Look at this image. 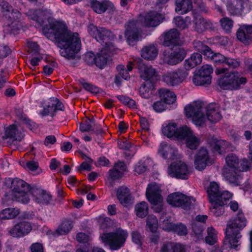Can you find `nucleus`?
<instances>
[{"mask_svg": "<svg viewBox=\"0 0 252 252\" xmlns=\"http://www.w3.org/2000/svg\"><path fill=\"white\" fill-rule=\"evenodd\" d=\"M146 198L156 212H160L163 209V199L161 195V186L152 183L148 185L146 192Z\"/></svg>", "mask_w": 252, "mask_h": 252, "instance_id": "obj_9", "label": "nucleus"}, {"mask_svg": "<svg viewBox=\"0 0 252 252\" xmlns=\"http://www.w3.org/2000/svg\"><path fill=\"white\" fill-rule=\"evenodd\" d=\"M20 213L19 209L15 208H7L0 212V220H11L15 218Z\"/></svg>", "mask_w": 252, "mask_h": 252, "instance_id": "obj_42", "label": "nucleus"}, {"mask_svg": "<svg viewBox=\"0 0 252 252\" xmlns=\"http://www.w3.org/2000/svg\"><path fill=\"white\" fill-rule=\"evenodd\" d=\"M97 220L99 224L100 228L102 229H104L107 227L111 222L110 220L105 217L104 215L100 216L97 219Z\"/></svg>", "mask_w": 252, "mask_h": 252, "instance_id": "obj_59", "label": "nucleus"}, {"mask_svg": "<svg viewBox=\"0 0 252 252\" xmlns=\"http://www.w3.org/2000/svg\"><path fill=\"white\" fill-rule=\"evenodd\" d=\"M24 136V130L20 126L11 125L4 129L3 133L0 135V138L4 142L11 144L14 141H20Z\"/></svg>", "mask_w": 252, "mask_h": 252, "instance_id": "obj_13", "label": "nucleus"}, {"mask_svg": "<svg viewBox=\"0 0 252 252\" xmlns=\"http://www.w3.org/2000/svg\"><path fill=\"white\" fill-rule=\"evenodd\" d=\"M213 159L205 147L201 148L194 157V164L195 169L201 171L211 165Z\"/></svg>", "mask_w": 252, "mask_h": 252, "instance_id": "obj_15", "label": "nucleus"}, {"mask_svg": "<svg viewBox=\"0 0 252 252\" xmlns=\"http://www.w3.org/2000/svg\"><path fill=\"white\" fill-rule=\"evenodd\" d=\"M158 50L153 45H149L143 47L141 51V57L147 60H153L158 56Z\"/></svg>", "mask_w": 252, "mask_h": 252, "instance_id": "obj_33", "label": "nucleus"}, {"mask_svg": "<svg viewBox=\"0 0 252 252\" xmlns=\"http://www.w3.org/2000/svg\"><path fill=\"white\" fill-rule=\"evenodd\" d=\"M10 183L12 189L11 193H6L3 199L4 203H6L7 200L11 199L27 204L30 201V194L32 195L33 200L40 205L49 204L52 200V195L49 192L41 189H32L30 190L28 184L21 179H9L6 184Z\"/></svg>", "mask_w": 252, "mask_h": 252, "instance_id": "obj_2", "label": "nucleus"}, {"mask_svg": "<svg viewBox=\"0 0 252 252\" xmlns=\"http://www.w3.org/2000/svg\"><path fill=\"white\" fill-rule=\"evenodd\" d=\"M133 67V63L130 62L127 63L126 68L123 65H119L118 66L117 69L122 77L125 80H127L130 77L129 71L132 70Z\"/></svg>", "mask_w": 252, "mask_h": 252, "instance_id": "obj_49", "label": "nucleus"}, {"mask_svg": "<svg viewBox=\"0 0 252 252\" xmlns=\"http://www.w3.org/2000/svg\"><path fill=\"white\" fill-rule=\"evenodd\" d=\"M225 161L222 172L223 178L233 186L239 185L241 179L240 173L248 170V161L245 159L240 162L237 157L233 154L228 155Z\"/></svg>", "mask_w": 252, "mask_h": 252, "instance_id": "obj_6", "label": "nucleus"}, {"mask_svg": "<svg viewBox=\"0 0 252 252\" xmlns=\"http://www.w3.org/2000/svg\"><path fill=\"white\" fill-rule=\"evenodd\" d=\"M217 232L212 227H208L207 229V235L205 237L206 243L209 245L214 244L217 241Z\"/></svg>", "mask_w": 252, "mask_h": 252, "instance_id": "obj_51", "label": "nucleus"}, {"mask_svg": "<svg viewBox=\"0 0 252 252\" xmlns=\"http://www.w3.org/2000/svg\"><path fill=\"white\" fill-rule=\"evenodd\" d=\"M202 60V56L199 53L192 54L189 58L185 61V66L187 69L194 68L199 64Z\"/></svg>", "mask_w": 252, "mask_h": 252, "instance_id": "obj_40", "label": "nucleus"}, {"mask_svg": "<svg viewBox=\"0 0 252 252\" xmlns=\"http://www.w3.org/2000/svg\"><path fill=\"white\" fill-rule=\"evenodd\" d=\"M117 197L121 204L127 207L133 202V198L129 189L126 187H121L117 190Z\"/></svg>", "mask_w": 252, "mask_h": 252, "instance_id": "obj_25", "label": "nucleus"}, {"mask_svg": "<svg viewBox=\"0 0 252 252\" xmlns=\"http://www.w3.org/2000/svg\"><path fill=\"white\" fill-rule=\"evenodd\" d=\"M182 129L183 126L178 128L175 123L168 122L162 125V132L168 138L179 140L182 134L181 131Z\"/></svg>", "mask_w": 252, "mask_h": 252, "instance_id": "obj_22", "label": "nucleus"}, {"mask_svg": "<svg viewBox=\"0 0 252 252\" xmlns=\"http://www.w3.org/2000/svg\"><path fill=\"white\" fill-rule=\"evenodd\" d=\"M184 110L186 116L191 118L192 123L197 126H203L208 122L216 123L221 119L215 104L206 105L199 101H193L187 105Z\"/></svg>", "mask_w": 252, "mask_h": 252, "instance_id": "obj_4", "label": "nucleus"}, {"mask_svg": "<svg viewBox=\"0 0 252 252\" xmlns=\"http://www.w3.org/2000/svg\"><path fill=\"white\" fill-rule=\"evenodd\" d=\"M212 60L217 65L225 64L233 67H236L240 64L239 62L237 60L227 58L220 53H215Z\"/></svg>", "mask_w": 252, "mask_h": 252, "instance_id": "obj_26", "label": "nucleus"}, {"mask_svg": "<svg viewBox=\"0 0 252 252\" xmlns=\"http://www.w3.org/2000/svg\"><path fill=\"white\" fill-rule=\"evenodd\" d=\"M194 47L197 51L202 52L207 58L211 60L215 54L209 47L204 45L200 41H195L194 42Z\"/></svg>", "mask_w": 252, "mask_h": 252, "instance_id": "obj_43", "label": "nucleus"}, {"mask_svg": "<svg viewBox=\"0 0 252 252\" xmlns=\"http://www.w3.org/2000/svg\"><path fill=\"white\" fill-rule=\"evenodd\" d=\"M93 123L90 120L81 124L80 129L82 131L86 132L92 130Z\"/></svg>", "mask_w": 252, "mask_h": 252, "instance_id": "obj_61", "label": "nucleus"}, {"mask_svg": "<svg viewBox=\"0 0 252 252\" xmlns=\"http://www.w3.org/2000/svg\"><path fill=\"white\" fill-rule=\"evenodd\" d=\"M31 252H43L42 245L38 243L32 244L31 246Z\"/></svg>", "mask_w": 252, "mask_h": 252, "instance_id": "obj_64", "label": "nucleus"}, {"mask_svg": "<svg viewBox=\"0 0 252 252\" xmlns=\"http://www.w3.org/2000/svg\"><path fill=\"white\" fill-rule=\"evenodd\" d=\"M211 205L210 210L211 213L216 217L222 215L224 212V205L219 203L218 200L210 201Z\"/></svg>", "mask_w": 252, "mask_h": 252, "instance_id": "obj_48", "label": "nucleus"}, {"mask_svg": "<svg viewBox=\"0 0 252 252\" xmlns=\"http://www.w3.org/2000/svg\"><path fill=\"white\" fill-rule=\"evenodd\" d=\"M158 95L160 100L165 101L168 104L173 103L176 100V96L174 93L167 89H160Z\"/></svg>", "mask_w": 252, "mask_h": 252, "instance_id": "obj_37", "label": "nucleus"}, {"mask_svg": "<svg viewBox=\"0 0 252 252\" xmlns=\"http://www.w3.org/2000/svg\"><path fill=\"white\" fill-rule=\"evenodd\" d=\"M162 227L166 231H173L181 236L186 235L188 233L186 226L182 224H175L170 222H166Z\"/></svg>", "mask_w": 252, "mask_h": 252, "instance_id": "obj_35", "label": "nucleus"}, {"mask_svg": "<svg viewBox=\"0 0 252 252\" xmlns=\"http://www.w3.org/2000/svg\"><path fill=\"white\" fill-rule=\"evenodd\" d=\"M150 163H152V161L149 159H146L144 161H140L135 167V172L138 174L144 172Z\"/></svg>", "mask_w": 252, "mask_h": 252, "instance_id": "obj_54", "label": "nucleus"}, {"mask_svg": "<svg viewBox=\"0 0 252 252\" xmlns=\"http://www.w3.org/2000/svg\"><path fill=\"white\" fill-rule=\"evenodd\" d=\"M193 230L194 231V235L197 240L202 239L203 235L202 231L203 229L202 227L200 226L195 225L192 227Z\"/></svg>", "mask_w": 252, "mask_h": 252, "instance_id": "obj_62", "label": "nucleus"}, {"mask_svg": "<svg viewBox=\"0 0 252 252\" xmlns=\"http://www.w3.org/2000/svg\"><path fill=\"white\" fill-rule=\"evenodd\" d=\"M176 160V161L173 162L168 167V174L172 177L182 179H187L189 174L187 165L181 160H178V159Z\"/></svg>", "mask_w": 252, "mask_h": 252, "instance_id": "obj_16", "label": "nucleus"}, {"mask_svg": "<svg viewBox=\"0 0 252 252\" xmlns=\"http://www.w3.org/2000/svg\"><path fill=\"white\" fill-rule=\"evenodd\" d=\"M112 4L108 0H103L101 1L97 0H93L91 2L92 7L93 10L97 13L101 14L106 11V10L112 6Z\"/></svg>", "mask_w": 252, "mask_h": 252, "instance_id": "obj_36", "label": "nucleus"}, {"mask_svg": "<svg viewBox=\"0 0 252 252\" xmlns=\"http://www.w3.org/2000/svg\"><path fill=\"white\" fill-rule=\"evenodd\" d=\"M139 24L136 21L129 22L126 27L125 36L128 44L133 45L138 40V29Z\"/></svg>", "mask_w": 252, "mask_h": 252, "instance_id": "obj_24", "label": "nucleus"}, {"mask_svg": "<svg viewBox=\"0 0 252 252\" xmlns=\"http://www.w3.org/2000/svg\"><path fill=\"white\" fill-rule=\"evenodd\" d=\"M158 154L160 157L168 160H177L182 158L181 154L174 145L165 142L160 144Z\"/></svg>", "mask_w": 252, "mask_h": 252, "instance_id": "obj_14", "label": "nucleus"}, {"mask_svg": "<svg viewBox=\"0 0 252 252\" xmlns=\"http://www.w3.org/2000/svg\"><path fill=\"white\" fill-rule=\"evenodd\" d=\"M246 224V220L242 213H238L236 217L228 221L225 230L226 236L223 242L224 249L229 248L238 250L241 244V235L240 231Z\"/></svg>", "mask_w": 252, "mask_h": 252, "instance_id": "obj_5", "label": "nucleus"}, {"mask_svg": "<svg viewBox=\"0 0 252 252\" xmlns=\"http://www.w3.org/2000/svg\"><path fill=\"white\" fill-rule=\"evenodd\" d=\"M167 202L172 206L181 207L184 210H189L193 208L194 199L182 193L177 192L170 194L167 197Z\"/></svg>", "mask_w": 252, "mask_h": 252, "instance_id": "obj_10", "label": "nucleus"}, {"mask_svg": "<svg viewBox=\"0 0 252 252\" xmlns=\"http://www.w3.org/2000/svg\"><path fill=\"white\" fill-rule=\"evenodd\" d=\"M160 43L165 46L178 45L180 43V34L176 29H172L159 37Z\"/></svg>", "mask_w": 252, "mask_h": 252, "instance_id": "obj_21", "label": "nucleus"}, {"mask_svg": "<svg viewBox=\"0 0 252 252\" xmlns=\"http://www.w3.org/2000/svg\"><path fill=\"white\" fill-rule=\"evenodd\" d=\"M132 241L137 244L138 246L141 245L142 237L140 234L137 232H133L132 233Z\"/></svg>", "mask_w": 252, "mask_h": 252, "instance_id": "obj_63", "label": "nucleus"}, {"mask_svg": "<svg viewBox=\"0 0 252 252\" xmlns=\"http://www.w3.org/2000/svg\"><path fill=\"white\" fill-rule=\"evenodd\" d=\"M203 70H204L203 69H199L195 72L192 81L195 85L204 86L211 84L212 76H208V75H202Z\"/></svg>", "mask_w": 252, "mask_h": 252, "instance_id": "obj_28", "label": "nucleus"}, {"mask_svg": "<svg viewBox=\"0 0 252 252\" xmlns=\"http://www.w3.org/2000/svg\"><path fill=\"white\" fill-rule=\"evenodd\" d=\"M210 144L215 154H222L228 148V143L223 140L213 138L210 141Z\"/></svg>", "mask_w": 252, "mask_h": 252, "instance_id": "obj_29", "label": "nucleus"}, {"mask_svg": "<svg viewBox=\"0 0 252 252\" xmlns=\"http://www.w3.org/2000/svg\"><path fill=\"white\" fill-rule=\"evenodd\" d=\"M194 28L198 32H202L209 27V24L200 15H194Z\"/></svg>", "mask_w": 252, "mask_h": 252, "instance_id": "obj_47", "label": "nucleus"}, {"mask_svg": "<svg viewBox=\"0 0 252 252\" xmlns=\"http://www.w3.org/2000/svg\"><path fill=\"white\" fill-rule=\"evenodd\" d=\"M188 75V71L179 69L167 72L163 76V80L169 86H178L186 79Z\"/></svg>", "mask_w": 252, "mask_h": 252, "instance_id": "obj_17", "label": "nucleus"}, {"mask_svg": "<svg viewBox=\"0 0 252 252\" xmlns=\"http://www.w3.org/2000/svg\"><path fill=\"white\" fill-rule=\"evenodd\" d=\"M154 85L151 82L142 85L139 89L140 95L144 98H149L153 94Z\"/></svg>", "mask_w": 252, "mask_h": 252, "instance_id": "obj_45", "label": "nucleus"}, {"mask_svg": "<svg viewBox=\"0 0 252 252\" xmlns=\"http://www.w3.org/2000/svg\"><path fill=\"white\" fill-rule=\"evenodd\" d=\"M126 165L123 162L117 163L112 170L110 171L111 175L115 178L121 177L126 171Z\"/></svg>", "mask_w": 252, "mask_h": 252, "instance_id": "obj_46", "label": "nucleus"}, {"mask_svg": "<svg viewBox=\"0 0 252 252\" xmlns=\"http://www.w3.org/2000/svg\"><path fill=\"white\" fill-rule=\"evenodd\" d=\"M167 104L165 101L161 100L154 103L153 105V108L157 112H162L166 109Z\"/></svg>", "mask_w": 252, "mask_h": 252, "instance_id": "obj_58", "label": "nucleus"}, {"mask_svg": "<svg viewBox=\"0 0 252 252\" xmlns=\"http://www.w3.org/2000/svg\"><path fill=\"white\" fill-rule=\"evenodd\" d=\"M207 191L210 201L219 200V194L221 191L217 183L211 182L207 189Z\"/></svg>", "mask_w": 252, "mask_h": 252, "instance_id": "obj_38", "label": "nucleus"}, {"mask_svg": "<svg viewBox=\"0 0 252 252\" xmlns=\"http://www.w3.org/2000/svg\"><path fill=\"white\" fill-rule=\"evenodd\" d=\"M252 7V3L248 0H229L226 3L227 11L233 15L249 12Z\"/></svg>", "mask_w": 252, "mask_h": 252, "instance_id": "obj_12", "label": "nucleus"}, {"mask_svg": "<svg viewBox=\"0 0 252 252\" xmlns=\"http://www.w3.org/2000/svg\"><path fill=\"white\" fill-rule=\"evenodd\" d=\"M181 132L182 134L179 140L184 141L187 148L194 150L199 145L200 139L189 127L186 126H183Z\"/></svg>", "mask_w": 252, "mask_h": 252, "instance_id": "obj_18", "label": "nucleus"}, {"mask_svg": "<svg viewBox=\"0 0 252 252\" xmlns=\"http://www.w3.org/2000/svg\"><path fill=\"white\" fill-rule=\"evenodd\" d=\"M149 206L145 202H141L135 206V211L137 216L140 218L145 217L148 213Z\"/></svg>", "mask_w": 252, "mask_h": 252, "instance_id": "obj_50", "label": "nucleus"}, {"mask_svg": "<svg viewBox=\"0 0 252 252\" xmlns=\"http://www.w3.org/2000/svg\"><path fill=\"white\" fill-rule=\"evenodd\" d=\"M32 229L31 223L27 221H22L15 224L9 231V234L15 237H23L28 234Z\"/></svg>", "mask_w": 252, "mask_h": 252, "instance_id": "obj_23", "label": "nucleus"}, {"mask_svg": "<svg viewBox=\"0 0 252 252\" xmlns=\"http://www.w3.org/2000/svg\"><path fill=\"white\" fill-rule=\"evenodd\" d=\"M128 236L126 230L118 229L114 233H104L100 235L102 242L110 249L117 250L123 247Z\"/></svg>", "mask_w": 252, "mask_h": 252, "instance_id": "obj_8", "label": "nucleus"}, {"mask_svg": "<svg viewBox=\"0 0 252 252\" xmlns=\"http://www.w3.org/2000/svg\"><path fill=\"white\" fill-rule=\"evenodd\" d=\"M50 11L40 10H30L27 13L28 16L39 25L45 23L42 26V33L47 38L58 42L62 56L67 59L73 58L81 46L78 33L68 31L64 22L55 20L50 16Z\"/></svg>", "mask_w": 252, "mask_h": 252, "instance_id": "obj_1", "label": "nucleus"}, {"mask_svg": "<svg viewBox=\"0 0 252 252\" xmlns=\"http://www.w3.org/2000/svg\"><path fill=\"white\" fill-rule=\"evenodd\" d=\"M146 227L147 230L153 233V236L151 237L152 242L156 243L158 236L157 233L158 229V220L156 217L153 215L149 216L147 220Z\"/></svg>", "mask_w": 252, "mask_h": 252, "instance_id": "obj_27", "label": "nucleus"}, {"mask_svg": "<svg viewBox=\"0 0 252 252\" xmlns=\"http://www.w3.org/2000/svg\"><path fill=\"white\" fill-rule=\"evenodd\" d=\"M186 55L185 50L180 47L165 50L163 54V60L164 63L170 65H175L185 58Z\"/></svg>", "mask_w": 252, "mask_h": 252, "instance_id": "obj_11", "label": "nucleus"}, {"mask_svg": "<svg viewBox=\"0 0 252 252\" xmlns=\"http://www.w3.org/2000/svg\"><path fill=\"white\" fill-rule=\"evenodd\" d=\"M164 18L162 14L152 11L142 17L140 21L145 26L155 27L159 25L163 21Z\"/></svg>", "mask_w": 252, "mask_h": 252, "instance_id": "obj_20", "label": "nucleus"}, {"mask_svg": "<svg viewBox=\"0 0 252 252\" xmlns=\"http://www.w3.org/2000/svg\"><path fill=\"white\" fill-rule=\"evenodd\" d=\"M237 37L240 41L247 43L252 38V26L243 25L240 27L238 30Z\"/></svg>", "mask_w": 252, "mask_h": 252, "instance_id": "obj_32", "label": "nucleus"}, {"mask_svg": "<svg viewBox=\"0 0 252 252\" xmlns=\"http://www.w3.org/2000/svg\"><path fill=\"white\" fill-rule=\"evenodd\" d=\"M63 104L57 98H52L44 103L43 109L39 114L42 116H53L55 111L63 110Z\"/></svg>", "mask_w": 252, "mask_h": 252, "instance_id": "obj_19", "label": "nucleus"}, {"mask_svg": "<svg viewBox=\"0 0 252 252\" xmlns=\"http://www.w3.org/2000/svg\"><path fill=\"white\" fill-rule=\"evenodd\" d=\"M217 75H222L218 80V85L222 90L237 89L239 86L246 82L245 78L241 77L236 72L225 68H218L215 70Z\"/></svg>", "mask_w": 252, "mask_h": 252, "instance_id": "obj_7", "label": "nucleus"}, {"mask_svg": "<svg viewBox=\"0 0 252 252\" xmlns=\"http://www.w3.org/2000/svg\"><path fill=\"white\" fill-rule=\"evenodd\" d=\"M192 8L190 0H177L176 11L180 14H185Z\"/></svg>", "mask_w": 252, "mask_h": 252, "instance_id": "obj_41", "label": "nucleus"}, {"mask_svg": "<svg viewBox=\"0 0 252 252\" xmlns=\"http://www.w3.org/2000/svg\"><path fill=\"white\" fill-rule=\"evenodd\" d=\"M175 25L181 29H184L188 28L191 24L190 20L189 17H187L184 20L181 17L178 16L174 19Z\"/></svg>", "mask_w": 252, "mask_h": 252, "instance_id": "obj_53", "label": "nucleus"}, {"mask_svg": "<svg viewBox=\"0 0 252 252\" xmlns=\"http://www.w3.org/2000/svg\"><path fill=\"white\" fill-rule=\"evenodd\" d=\"M71 228V223L69 221H64L59 227L57 232L60 235H64L68 233Z\"/></svg>", "mask_w": 252, "mask_h": 252, "instance_id": "obj_55", "label": "nucleus"}, {"mask_svg": "<svg viewBox=\"0 0 252 252\" xmlns=\"http://www.w3.org/2000/svg\"><path fill=\"white\" fill-rule=\"evenodd\" d=\"M172 252H185V247L180 244L168 242L164 244L161 249V252H169L170 250Z\"/></svg>", "mask_w": 252, "mask_h": 252, "instance_id": "obj_44", "label": "nucleus"}, {"mask_svg": "<svg viewBox=\"0 0 252 252\" xmlns=\"http://www.w3.org/2000/svg\"><path fill=\"white\" fill-rule=\"evenodd\" d=\"M232 194L226 190H224L220 192L219 194V200L218 202L219 203L222 204V205H227L229 200L232 198Z\"/></svg>", "mask_w": 252, "mask_h": 252, "instance_id": "obj_56", "label": "nucleus"}, {"mask_svg": "<svg viewBox=\"0 0 252 252\" xmlns=\"http://www.w3.org/2000/svg\"><path fill=\"white\" fill-rule=\"evenodd\" d=\"M21 164L25 169L32 172H36L38 168V163L33 161L22 162Z\"/></svg>", "mask_w": 252, "mask_h": 252, "instance_id": "obj_57", "label": "nucleus"}, {"mask_svg": "<svg viewBox=\"0 0 252 252\" xmlns=\"http://www.w3.org/2000/svg\"><path fill=\"white\" fill-rule=\"evenodd\" d=\"M221 27L226 32H231L233 27V21L229 18L225 17L220 20Z\"/></svg>", "mask_w": 252, "mask_h": 252, "instance_id": "obj_52", "label": "nucleus"}, {"mask_svg": "<svg viewBox=\"0 0 252 252\" xmlns=\"http://www.w3.org/2000/svg\"><path fill=\"white\" fill-rule=\"evenodd\" d=\"M80 82L86 90L94 93H96L98 92L99 89L97 87L85 82L83 79H81Z\"/></svg>", "mask_w": 252, "mask_h": 252, "instance_id": "obj_60", "label": "nucleus"}, {"mask_svg": "<svg viewBox=\"0 0 252 252\" xmlns=\"http://www.w3.org/2000/svg\"><path fill=\"white\" fill-rule=\"evenodd\" d=\"M138 69L140 77L145 80H150L156 75V71L151 65L139 64Z\"/></svg>", "mask_w": 252, "mask_h": 252, "instance_id": "obj_34", "label": "nucleus"}, {"mask_svg": "<svg viewBox=\"0 0 252 252\" xmlns=\"http://www.w3.org/2000/svg\"><path fill=\"white\" fill-rule=\"evenodd\" d=\"M0 6L1 7L2 11L3 14L5 16L6 18L9 19H17L19 17L20 14V12L17 11H10V7L8 5V3L3 1V0H0Z\"/></svg>", "mask_w": 252, "mask_h": 252, "instance_id": "obj_39", "label": "nucleus"}, {"mask_svg": "<svg viewBox=\"0 0 252 252\" xmlns=\"http://www.w3.org/2000/svg\"><path fill=\"white\" fill-rule=\"evenodd\" d=\"M237 37L240 41L247 43L252 38V26L243 25L240 27L238 30Z\"/></svg>", "mask_w": 252, "mask_h": 252, "instance_id": "obj_30", "label": "nucleus"}, {"mask_svg": "<svg viewBox=\"0 0 252 252\" xmlns=\"http://www.w3.org/2000/svg\"><path fill=\"white\" fill-rule=\"evenodd\" d=\"M88 32L97 41L101 42L103 49L95 56L92 52L88 53L86 58H88V62L90 63H94L96 66L102 68L106 64L108 56L112 54L115 50L111 42L114 36L110 31L102 28L98 29L94 25H89Z\"/></svg>", "mask_w": 252, "mask_h": 252, "instance_id": "obj_3", "label": "nucleus"}, {"mask_svg": "<svg viewBox=\"0 0 252 252\" xmlns=\"http://www.w3.org/2000/svg\"><path fill=\"white\" fill-rule=\"evenodd\" d=\"M237 37L240 41L247 43L252 38V26L243 25L240 27L238 30Z\"/></svg>", "mask_w": 252, "mask_h": 252, "instance_id": "obj_31", "label": "nucleus"}]
</instances>
